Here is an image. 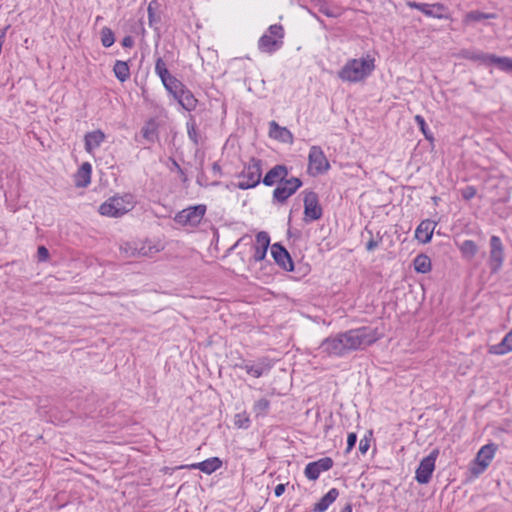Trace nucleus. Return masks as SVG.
Instances as JSON below:
<instances>
[{"mask_svg":"<svg viewBox=\"0 0 512 512\" xmlns=\"http://www.w3.org/2000/svg\"><path fill=\"white\" fill-rule=\"evenodd\" d=\"M374 62L375 59L370 55L360 59H350L338 71V77L344 82H360L373 72Z\"/></svg>","mask_w":512,"mask_h":512,"instance_id":"obj_1","label":"nucleus"},{"mask_svg":"<svg viewBox=\"0 0 512 512\" xmlns=\"http://www.w3.org/2000/svg\"><path fill=\"white\" fill-rule=\"evenodd\" d=\"M345 348L348 353L365 349L367 346L372 345L378 340L377 330L363 326L355 329H350L345 332H340Z\"/></svg>","mask_w":512,"mask_h":512,"instance_id":"obj_2","label":"nucleus"},{"mask_svg":"<svg viewBox=\"0 0 512 512\" xmlns=\"http://www.w3.org/2000/svg\"><path fill=\"white\" fill-rule=\"evenodd\" d=\"M133 206L132 195L114 196L100 205L99 213L108 217H120L129 212Z\"/></svg>","mask_w":512,"mask_h":512,"instance_id":"obj_3","label":"nucleus"},{"mask_svg":"<svg viewBox=\"0 0 512 512\" xmlns=\"http://www.w3.org/2000/svg\"><path fill=\"white\" fill-rule=\"evenodd\" d=\"M284 29L280 24L270 25L258 41V49L264 53H274L283 45Z\"/></svg>","mask_w":512,"mask_h":512,"instance_id":"obj_4","label":"nucleus"},{"mask_svg":"<svg viewBox=\"0 0 512 512\" xmlns=\"http://www.w3.org/2000/svg\"><path fill=\"white\" fill-rule=\"evenodd\" d=\"M262 161L260 159L251 158L249 163L244 167L239 177L243 178L236 184L241 190H247L256 187L261 181Z\"/></svg>","mask_w":512,"mask_h":512,"instance_id":"obj_5","label":"nucleus"},{"mask_svg":"<svg viewBox=\"0 0 512 512\" xmlns=\"http://www.w3.org/2000/svg\"><path fill=\"white\" fill-rule=\"evenodd\" d=\"M155 73L161 79L165 89L172 94L173 97L177 96V94L185 87L181 81L169 73L167 65L161 57L156 59Z\"/></svg>","mask_w":512,"mask_h":512,"instance_id":"obj_6","label":"nucleus"},{"mask_svg":"<svg viewBox=\"0 0 512 512\" xmlns=\"http://www.w3.org/2000/svg\"><path fill=\"white\" fill-rule=\"evenodd\" d=\"M206 213V206L204 204H199L195 206H190L179 211L175 217L174 221L182 226H190L196 227L200 224Z\"/></svg>","mask_w":512,"mask_h":512,"instance_id":"obj_7","label":"nucleus"},{"mask_svg":"<svg viewBox=\"0 0 512 512\" xmlns=\"http://www.w3.org/2000/svg\"><path fill=\"white\" fill-rule=\"evenodd\" d=\"M302 194L304 195V220L312 222L322 218L323 209L319 203L318 194L311 190H305Z\"/></svg>","mask_w":512,"mask_h":512,"instance_id":"obj_8","label":"nucleus"},{"mask_svg":"<svg viewBox=\"0 0 512 512\" xmlns=\"http://www.w3.org/2000/svg\"><path fill=\"white\" fill-rule=\"evenodd\" d=\"M308 172L311 176L324 174L330 168L323 150L319 146H312L308 155Z\"/></svg>","mask_w":512,"mask_h":512,"instance_id":"obj_9","label":"nucleus"},{"mask_svg":"<svg viewBox=\"0 0 512 512\" xmlns=\"http://www.w3.org/2000/svg\"><path fill=\"white\" fill-rule=\"evenodd\" d=\"M302 181L298 177L284 178L273 191V200L285 203L301 186Z\"/></svg>","mask_w":512,"mask_h":512,"instance_id":"obj_10","label":"nucleus"},{"mask_svg":"<svg viewBox=\"0 0 512 512\" xmlns=\"http://www.w3.org/2000/svg\"><path fill=\"white\" fill-rule=\"evenodd\" d=\"M318 350L321 354L328 357H343L348 354L343 339L340 337V333L325 338L321 342Z\"/></svg>","mask_w":512,"mask_h":512,"instance_id":"obj_11","label":"nucleus"},{"mask_svg":"<svg viewBox=\"0 0 512 512\" xmlns=\"http://www.w3.org/2000/svg\"><path fill=\"white\" fill-rule=\"evenodd\" d=\"M406 5L409 8L417 9V10L421 11L427 17L436 18V19H449L450 18L449 13H448V8L444 4L439 3V2L428 4V3H419V2H415V1H407Z\"/></svg>","mask_w":512,"mask_h":512,"instance_id":"obj_12","label":"nucleus"},{"mask_svg":"<svg viewBox=\"0 0 512 512\" xmlns=\"http://www.w3.org/2000/svg\"><path fill=\"white\" fill-rule=\"evenodd\" d=\"M438 454L439 451L434 449L428 456L420 461L415 475V479L419 484H427L431 480Z\"/></svg>","mask_w":512,"mask_h":512,"instance_id":"obj_13","label":"nucleus"},{"mask_svg":"<svg viewBox=\"0 0 512 512\" xmlns=\"http://www.w3.org/2000/svg\"><path fill=\"white\" fill-rule=\"evenodd\" d=\"M489 267L492 273L498 272L504 262V246L500 237L492 235L490 238Z\"/></svg>","mask_w":512,"mask_h":512,"instance_id":"obj_14","label":"nucleus"},{"mask_svg":"<svg viewBox=\"0 0 512 512\" xmlns=\"http://www.w3.org/2000/svg\"><path fill=\"white\" fill-rule=\"evenodd\" d=\"M271 255L275 263L283 270L288 272L294 270V262L292 257L281 243H274L271 246Z\"/></svg>","mask_w":512,"mask_h":512,"instance_id":"obj_15","label":"nucleus"},{"mask_svg":"<svg viewBox=\"0 0 512 512\" xmlns=\"http://www.w3.org/2000/svg\"><path fill=\"white\" fill-rule=\"evenodd\" d=\"M496 450L497 445L494 443H489L481 447L475 458V463L479 467L472 469L474 474L478 475L484 472V470L489 466L491 460L493 459Z\"/></svg>","mask_w":512,"mask_h":512,"instance_id":"obj_16","label":"nucleus"},{"mask_svg":"<svg viewBox=\"0 0 512 512\" xmlns=\"http://www.w3.org/2000/svg\"><path fill=\"white\" fill-rule=\"evenodd\" d=\"M333 464L332 458L323 457L317 461L308 463L305 467L304 474L307 479L315 481L322 472L330 470Z\"/></svg>","mask_w":512,"mask_h":512,"instance_id":"obj_17","label":"nucleus"},{"mask_svg":"<svg viewBox=\"0 0 512 512\" xmlns=\"http://www.w3.org/2000/svg\"><path fill=\"white\" fill-rule=\"evenodd\" d=\"M289 170L286 165L278 164L272 167L263 177L262 182L265 186L271 187L280 183L288 176Z\"/></svg>","mask_w":512,"mask_h":512,"instance_id":"obj_18","label":"nucleus"},{"mask_svg":"<svg viewBox=\"0 0 512 512\" xmlns=\"http://www.w3.org/2000/svg\"><path fill=\"white\" fill-rule=\"evenodd\" d=\"M270 246V236L267 232L261 231L256 235V244L254 245V253L252 259L259 262L265 259L267 250Z\"/></svg>","mask_w":512,"mask_h":512,"instance_id":"obj_19","label":"nucleus"},{"mask_svg":"<svg viewBox=\"0 0 512 512\" xmlns=\"http://www.w3.org/2000/svg\"><path fill=\"white\" fill-rule=\"evenodd\" d=\"M435 223L429 219L421 221L415 230V238L421 243H429L432 239Z\"/></svg>","mask_w":512,"mask_h":512,"instance_id":"obj_20","label":"nucleus"},{"mask_svg":"<svg viewBox=\"0 0 512 512\" xmlns=\"http://www.w3.org/2000/svg\"><path fill=\"white\" fill-rule=\"evenodd\" d=\"M269 135L283 143H292L293 135L286 127H281L276 121L269 123Z\"/></svg>","mask_w":512,"mask_h":512,"instance_id":"obj_21","label":"nucleus"},{"mask_svg":"<svg viewBox=\"0 0 512 512\" xmlns=\"http://www.w3.org/2000/svg\"><path fill=\"white\" fill-rule=\"evenodd\" d=\"M104 140L105 134L100 129L86 133L84 137L86 152L92 153L96 148L100 147Z\"/></svg>","mask_w":512,"mask_h":512,"instance_id":"obj_22","label":"nucleus"},{"mask_svg":"<svg viewBox=\"0 0 512 512\" xmlns=\"http://www.w3.org/2000/svg\"><path fill=\"white\" fill-rule=\"evenodd\" d=\"M222 460L219 457H211L202 462L189 465L190 469H198L206 474H212L222 466Z\"/></svg>","mask_w":512,"mask_h":512,"instance_id":"obj_23","label":"nucleus"},{"mask_svg":"<svg viewBox=\"0 0 512 512\" xmlns=\"http://www.w3.org/2000/svg\"><path fill=\"white\" fill-rule=\"evenodd\" d=\"M174 98L187 111H193L197 106V99L186 86Z\"/></svg>","mask_w":512,"mask_h":512,"instance_id":"obj_24","label":"nucleus"},{"mask_svg":"<svg viewBox=\"0 0 512 512\" xmlns=\"http://www.w3.org/2000/svg\"><path fill=\"white\" fill-rule=\"evenodd\" d=\"M509 352H512V329L504 336L500 343L491 345L488 348V353L493 355H505Z\"/></svg>","mask_w":512,"mask_h":512,"instance_id":"obj_25","label":"nucleus"},{"mask_svg":"<svg viewBox=\"0 0 512 512\" xmlns=\"http://www.w3.org/2000/svg\"><path fill=\"white\" fill-rule=\"evenodd\" d=\"M314 7L318 8L320 13H323L327 17L337 18L341 16L342 9L336 5L330 6L326 0H310Z\"/></svg>","mask_w":512,"mask_h":512,"instance_id":"obj_26","label":"nucleus"},{"mask_svg":"<svg viewBox=\"0 0 512 512\" xmlns=\"http://www.w3.org/2000/svg\"><path fill=\"white\" fill-rule=\"evenodd\" d=\"M338 496L339 491L336 488H331L317 503L314 504L312 511L325 512Z\"/></svg>","mask_w":512,"mask_h":512,"instance_id":"obj_27","label":"nucleus"},{"mask_svg":"<svg viewBox=\"0 0 512 512\" xmlns=\"http://www.w3.org/2000/svg\"><path fill=\"white\" fill-rule=\"evenodd\" d=\"M92 166L88 162L82 163L75 174V184L77 187H87L91 182Z\"/></svg>","mask_w":512,"mask_h":512,"instance_id":"obj_28","label":"nucleus"},{"mask_svg":"<svg viewBox=\"0 0 512 512\" xmlns=\"http://www.w3.org/2000/svg\"><path fill=\"white\" fill-rule=\"evenodd\" d=\"M141 134L147 142H156L158 140V125L155 120L150 119L147 121L141 129Z\"/></svg>","mask_w":512,"mask_h":512,"instance_id":"obj_29","label":"nucleus"},{"mask_svg":"<svg viewBox=\"0 0 512 512\" xmlns=\"http://www.w3.org/2000/svg\"><path fill=\"white\" fill-rule=\"evenodd\" d=\"M413 266L417 273H429L432 269L431 259L426 254H419L414 258Z\"/></svg>","mask_w":512,"mask_h":512,"instance_id":"obj_30","label":"nucleus"},{"mask_svg":"<svg viewBox=\"0 0 512 512\" xmlns=\"http://www.w3.org/2000/svg\"><path fill=\"white\" fill-rule=\"evenodd\" d=\"M113 72L120 82H125L130 77V68L125 61L117 60L113 66Z\"/></svg>","mask_w":512,"mask_h":512,"instance_id":"obj_31","label":"nucleus"},{"mask_svg":"<svg viewBox=\"0 0 512 512\" xmlns=\"http://www.w3.org/2000/svg\"><path fill=\"white\" fill-rule=\"evenodd\" d=\"M495 18H496V14H494V13H484V12H480L478 10H474V11L468 12L465 15L463 22L465 24H469L471 22H479V21H482L485 19H495Z\"/></svg>","mask_w":512,"mask_h":512,"instance_id":"obj_32","label":"nucleus"},{"mask_svg":"<svg viewBox=\"0 0 512 512\" xmlns=\"http://www.w3.org/2000/svg\"><path fill=\"white\" fill-rule=\"evenodd\" d=\"M158 3L156 1H151L148 5V23L151 28L154 29L159 34L158 24L161 22V17L155 12L154 6H157Z\"/></svg>","mask_w":512,"mask_h":512,"instance_id":"obj_33","label":"nucleus"},{"mask_svg":"<svg viewBox=\"0 0 512 512\" xmlns=\"http://www.w3.org/2000/svg\"><path fill=\"white\" fill-rule=\"evenodd\" d=\"M459 250L461 251V253H462V255L464 257L472 259L477 254L478 247H477L476 243L473 240H464L459 245Z\"/></svg>","mask_w":512,"mask_h":512,"instance_id":"obj_34","label":"nucleus"},{"mask_svg":"<svg viewBox=\"0 0 512 512\" xmlns=\"http://www.w3.org/2000/svg\"><path fill=\"white\" fill-rule=\"evenodd\" d=\"M495 54L484 53L482 51L469 53L466 58L484 65L493 64Z\"/></svg>","mask_w":512,"mask_h":512,"instance_id":"obj_35","label":"nucleus"},{"mask_svg":"<svg viewBox=\"0 0 512 512\" xmlns=\"http://www.w3.org/2000/svg\"><path fill=\"white\" fill-rule=\"evenodd\" d=\"M241 369H244L248 374L252 375L253 377L259 378L263 375L264 371H268L270 367L264 365L263 363H258L254 365L247 362L244 366H241Z\"/></svg>","mask_w":512,"mask_h":512,"instance_id":"obj_36","label":"nucleus"},{"mask_svg":"<svg viewBox=\"0 0 512 512\" xmlns=\"http://www.w3.org/2000/svg\"><path fill=\"white\" fill-rule=\"evenodd\" d=\"M101 43L105 48L111 47L115 42L114 32L109 27H103L100 31Z\"/></svg>","mask_w":512,"mask_h":512,"instance_id":"obj_37","label":"nucleus"},{"mask_svg":"<svg viewBox=\"0 0 512 512\" xmlns=\"http://www.w3.org/2000/svg\"><path fill=\"white\" fill-rule=\"evenodd\" d=\"M270 408V402L266 398H261L254 403L253 410L256 416H266Z\"/></svg>","mask_w":512,"mask_h":512,"instance_id":"obj_38","label":"nucleus"},{"mask_svg":"<svg viewBox=\"0 0 512 512\" xmlns=\"http://www.w3.org/2000/svg\"><path fill=\"white\" fill-rule=\"evenodd\" d=\"M493 64H495L502 71L512 72V58L510 57H500L495 55Z\"/></svg>","mask_w":512,"mask_h":512,"instance_id":"obj_39","label":"nucleus"},{"mask_svg":"<svg viewBox=\"0 0 512 512\" xmlns=\"http://www.w3.org/2000/svg\"><path fill=\"white\" fill-rule=\"evenodd\" d=\"M234 425L238 428L247 429L250 426V419L245 413L235 415Z\"/></svg>","mask_w":512,"mask_h":512,"instance_id":"obj_40","label":"nucleus"},{"mask_svg":"<svg viewBox=\"0 0 512 512\" xmlns=\"http://www.w3.org/2000/svg\"><path fill=\"white\" fill-rule=\"evenodd\" d=\"M187 133L189 139L195 144H199V134L194 122H187Z\"/></svg>","mask_w":512,"mask_h":512,"instance_id":"obj_41","label":"nucleus"},{"mask_svg":"<svg viewBox=\"0 0 512 512\" xmlns=\"http://www.w3.org/2000/svg\"><path fill=\"white\" fill-rule=\"evenodd\" d=\"M366 232L370 235V238L366 243V249H367V251H373L374 249H376L379 246L380 242L382 241V237L379 236V233H378L377 239H375L372 231L366 229Z\"/></svg>","mask_w":512,"mask_h":512,"instance_id":"obj_42","label":"nucleus"},{"mask_svg":"<svg viewBox=\"0 0 512 512\" xmlns=\"http://www.w3.org/2000/svg\"><path fill=\"white\" fill-rule=\"evenodd\" d=\"M415 122L419 126L422 133L425 135L426 139H432V135L429 133V129L425 122V119L421 115L415 116Z\"/></svg>","mask_w":512,"mask_h":512,"instance_id":"obj_43","label":"nucleus"},{"mask_svg":"<svg viewBox=\"0 0 512 512\" xmlns=\"http://www.w3.org/2000/svg\"><path fill=\"white\" fill-rule=\"evenodd\" d=\"M156 251L153 247H146L145 245L138 244L137 257H151Z\"/></svg>","mask_w":512,"mask_h":512,"instance_id":"obj_44","label":"nucleus"},{"mask_svg":"<svg viewBox=\"0 0 512 512\" xmlns=\"http://www.w3.org/2000/svg\"><path fill=\"white\" fill-rule=\"evenodd\" d=\"M476 193H477V190L474 186H466L465 188H463L461 190V195H462V198L465 199V200H471L472 198H474L476 196Z\"/></svg>","mask_w":512,"mask_h":512,"instance_id":"obj_45","label":"nucleus"},{"mask_svg":"<svg viewBox=\"0 0 512 512\" xmlns=\"http://www.w3.org/2000/svg\"><path fill=\"white\" fill-rule=\"evenodd\" d=\"M138 243H126L123 247L127 257H137Z\"/></svg>","mask_w":512,"mask_h":512,"instance_id":"obj_46","label":"nucleus"},{"mask_svg":"<svg viewBox=\"0 0 512 512\" xmlns=\"http://www.w3.org/2000/svg\"><path fill=\"white\" fill-rule=\"evenodd\" d=\"M50 254L48 249L45 246H39L37 249V257L41 262L47 261Z\"/></svg>","mask_w":512,"mask_h":512,"instance_id":"obj_47","label":"nucleus"},{"mask_svg":"<svg viewBox=\"0 0 512 512\" xmlns=\"http://www.w3.org/2000/svg\"><path fill=\"white\" fill-rule=\"evenodd\" d=\"M356 442H357L356 433H354V432L349 433L348 437H347L346 453H349L354 448Z\"/></svg>","mask_w":512,"mask_h":512,"instance_id":"obj_48","label":"nucleus"},{"mask_svg":"<svg viewBox=\"0 0 512 512\" xmlns=\"http://www.w3.org/2000/svg\"><path fill=\"white\" fill-rule=\"evenodd\" d=\"M370 448V440L367 437H364L359 442V450L362 454H365Z\"/></svg>","mask_w":512,"mask_h":512,"instance_id":"obj_49","label":"nucleus"},{"mask_svg":"<svg viewBox=\"0 0 512 512\" xmlns=\"http://www.w3.org/2000/svg\"><path fill=\"white\" fill-rule=\"evenodd\" d=\"M122 46L125 47V48H131L134 46V39L132 36L130 35H127L125 36L123 39H122V42H121Z\"/></svg>","mask_w":512,"mask_h":512,"instance_id":"obj_50","label":"nucleus"},{"mask_svg":"<svg viewBox=\"0 0 512 512\" xmlns=\"http://www.w3.org/2000/svg\"><path fill=\"white\" fill-rule=\"evenodd\" d=\"M286 485L285 484H278L274 489V494L276 497H280L285 492Z\"/></svg>","mask_w":512,"mask_h":512,"instance_id":"obj_51","label":"nucleus"},{"mask_svg":"<svg viewBox=\"0 0 512 512\" xmlns=\"http://www.w3.org/2000/svg\"><path fill=\"white\" fill-rule=\"evenodd\" d=\"M172 164L174 166V169H176L179 172V174L181 176H183V181H186V177H185L184 171L182 170V168L180 167L178 162L176 160L172 159Z\"/></svg>","mask_w":512,"mask_h":512,"instance_id":"obj_52","label":"nucleus"},{"mask_svg":"<svg viewBox=\"0 0 512 512\" xmlns=\"http://www.w3.org/2000/svg\"><path fill=\"white\" fill-rule=\"evenodd\" d=\"M212 171L215 174H221V167L217 162H214L212 165Z\"/></svg>","mask_w":512,"mask_h":512,"instance_id":"obj_53","label":"nucleus"},{"mask_svg":"<svg viewBox=\"0 0 512 512\" xmlns=\"http://www.w3.org/2000/svg\"><path fill=\"white\" fill-rule=\"evenodd\" d=\"M197 183L200 185V186H207L208 184L204 181V175H201V176H198L197 177Z\"/></svg>","mask_w":512,"mask_h":512,"instance_id":"obj_54","label":"nucleus"},{"mask_svg":"<svg viewBox=\"0 0 512 512\" xmlns=\"http://www.w3.org/2000/svg\"><path fill=\"white\" fill-rule=\"evenodd\" d=\"M340 512H352V505L351 504H347L346 506H344Z\"/></svg>","mask_w":512,"mask_h":512,"instance_id":"obj_55","label":"nucleus"},{"mask_svg":"<svg viewBox=\"0 0 512 512\" xmlns=\"http://www.w3.org/2000/svg\"><path fill=\"white\" fill-rule=\"evenodd\" d=\"M247 362H245L244 360H242L240 363H235L233 365L234 368H241V366H244Z\"/></svg>","mask_w":512,"mask_h":512,"instance_id":"obj_56","label":"nucleus"},{"mask_svg":"<svg viewBox=\"0 0 512 512\" xmlns=\"http://www.w3.org/2000/svg\"><path fill=\"white\" fill-rule=\"evenodd\" d=\"M240 240H238L237 242H235V244L231 247V249H234L238 244H239Z\"/></svg>","mask_w":512,"mask_h":512,"instance_id":"obj_57","label":"nucleus"},{"mask_svg":"<svg viewBox=\"0 0 512 512\" xmlns=\"http://www.w3.org/2000/svg\"><path fill=\"white\" fill-rule=\"evenodd\" d=\"M101 19H102V18H101L100 16H97L96 21H97V22H101Z\"/></svg>","mask_w":512,"mask_h":512,"instance_id":"obj_58","label":"nucleus"},{"mask_svg":"<svg viewBox=\"0 0 512 512\" xmlns=\"http://www.w3.org/2000/svg\"><path fill=\"white\" fill-rule=\"evenodd\" d=\"M101 19H102V18H101L100 16H97L96 21H97V22H101Z\"/></svg>","mask_w":512,"mask_h":512,"instance_id":"obj_59","label":"nucleus"},{"mask_svg":"<svg viewBox=\"0 0 512 512\" xmlns=\"http://www.w3.org/2000/svg\"><path fill=\"white\" fill-rule=\"evenodd\" d=\"M218 184H219V182H217V181L212 183V185H214V186H216Z\"/></svg>","mask_w":512,"mask_h":512,"instance_id":"obj_60","label":"nucleus"}]
</instances>
